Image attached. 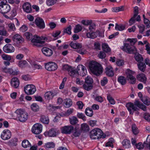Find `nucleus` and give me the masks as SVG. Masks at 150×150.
Instances as JSON below:
<instances>
[{
    "label": "nucleus",
    "instance_id": "59",
    "mask_svg": "<svg viewBox=\"0 0 150 150\" xmlns=\"http://www.w3.org/2000/svg\"><path fill=\"white\" fill-rule=\"evenodd\" d=\"M77 116L79 118L82 119L83 120H86V117L84 114L82 113H78Z\"/></svg>",
    "mask_w": 150,
    "mask_h": 150
},
{
    "label": "nucleus",
    "instance_id": "25",
    "mask_svg": "<svg viewBox=\"0 0 150 150\" xmlns=\"http://www.w3.org/2000/svg\"><path fill=\"white\" fill-rule=\"evenodd\" d=\"M141 20V18L140 15H138L137 16H134L131 18L129 21V23L130 25H131L134 23L136 21H139Z\"/></svg>",
    "mask_w": 150,
    "mask_h": 150
},
{
    "label": "nucleus",
    "instance_id": "8",
    "mask_svg": "<svg viewBox=\"0 0 150 150\" xmlns=\"http://www.w3.org/2000/svg\"><path fill=\"white\" fill-rule=\"evenodd\" d=\"M42 126L40 123H36L33 126L31 131L35 134H40L42 130Z\"/></svg>",
    "mask_w": 150,
    "mask_h": 150
},
{
    "label": "nucleus",
    "instance_id": "64",
    "mask_svg": "<svg viewBox=\"0 0 150 150\" xmlns=\"http://www.w3.org/2000/svg\"><path fill=\"white\" fill-rule=\"evenodd\" d=\"M98 57L100 59H103L106 57V54L105 52H100L99 54L98 55Z\"/></svg>",
    "mask_w": 150,
    "mask_h": 150
},
{
    "label": "nucleus",
    "instance_id": "56",
    "mask_svg": "<svg viewBox=\"0 0 150 150\" xmlns=\"http://www.w3.org/2000/svg\"><path fill=\"white\" fill-rule=\"evenodd\" d=\"M59 106H55L50 104L48 106V109L51 111H55L57 109H59Z\"/></svg>",
    "mask_w": 150,
    "mask_h": 150
},
{
    "label": "nucleus",
    "instance_id": "2",
    "mask_svg": "<svg viewBox=\"0 0 150 150\" xmlns=\"http://www.w3.org/2000/svg\"><path fill=\"white\" fill-rule=\"evenodd\" d=\"M24 35L28 39H31V42L34 43V45L39 47H41V45L38 44H42L45 42L44 40H47V38L46 37L42 36L40 37L36 35L34 36V38L32 39V34L28 32L25 33Z\"/></svg>",
    "mask_w": 150,
    "mask_h": 150
},
{
    "label": "nucleus",
    "instance_id": "30",
    "mask_svg": "<svg viewBox=\"0 0 150 150\" xmlns=\"http://www.w3.org/2000/svg\"><path fill=\"white\" fill-rule=\"evenodd\" d=\"M134 58L138 63L142 62L143 60V58L141 55L138 53H134Z\"/></svg>",
    "mask_w": 150,
    "mask_h": 150
},
{
    "label": "nucleus",
    "instance_id": "7",
    "mask_svg": "<svg viewBox=\"0 0 150 150\" xmlns=\"http://www.w3.org/2000/svg\"><path fill=\"white\" fill-rule=\"evenodd\" d=\"M24 91L27 95H32L34 93L36 89L35 86L32 84L28 85L24 88Z\"/></svg>",
    "mask_w": 150,
    "mask_h": 150
},
{
    "label": "nucleus",
    "instance_id": "55",
    "mask_svg": "<svg viewBox=\"0 0 150 150\" xmlns=\"http://www.w3.org/2000/svg\"><path fill=\"white\" fill-rule=\"evenodd\" d=\"M81 129L82 130L85 132L89 130V126L87 124H83L81 125Z\"/></svg>",
    "mask_w": 150,
    "mask_h": 150
},
{
    "label": "nucleus",
    "instance_id": "13",
    "mask_svg": "<svg viewBox=\"0 0 150 150\" xmlns=\"http://www.w3.org/2000/svg\"><path fill=\"white\" fill-rule=\"evenodd\" d=\"M76 70V72H77L79 74L82 76H85L87 73L85 67L82 65H79L77 66Z\"/></svg>",
    "mask_w": 150,
    "mask_h": 150
},
{
    "label": "nucleus",
    "instance_id": "20",
    "mask_svg": "<svg viewBox=\"0 0 150 150\" xmlns=\"http://www.w3.org/2000/svg\"><path fill=\"white\" fill-rule=\"evenodd\" d=\"M23 10L27 13H30L32 11L31 6L28 2L24 4L23 6Z\"/></svg>",
    "mask_w": 150,
    "mask_h": 150
},
{
    "label": "nucleus",
    "instance_id": "53",
    "mask_svg": "<svg viewBox=\"0 0 150 150\" xmlns=\"http://www.w3.org/2000/svg\"><path fill=\"white\" fill-rule=\"evenodd\" d=\"M57 0H46V3L48 6H52L56 3Z\"/></svg>",
    "mask_w": 150,
    "mask_h": 150
},
{
    "label": "nucleus",
    "instance_id": "39",
    "mask_svg": "<svg viewBox=\"0 0 150 150\" xmlns=\"http://www.w3.org/2000/svg\"><path fill=\"white\" fill-rule=\"evenodd\" d=\"M118 81L122 85H124L126 83L125 77L122 76H119L118 78Z\"/></svg>",
    "mask_w": 150,
    "mask_h": 150
},
{
    "label": "nucleus",
    "instance_id": "48",
    "mask_svg": "<svg viewBox=\"0 0 150 150\" xmlns=\"http://www.w3.org/2000/svg\"><path fill=\"white\" fill-rule=\"evenodd\" d=\"M137 41L136 38H128L126 40V42H129L130 45L132 46L134 45Z\"/></svg>",
    "mask_w": 150,
    "mask_h": 150
},
{
    "label": "nucleus",
    "instance_id": "40",
    "mask_svg": "<svg viewBox=\"0 0 150 150\" xmlns=\"http://www.w3.org/2000/svg\"><path fill=\"white\" fill-rule=\"evenodd\" d=\"M85 113L87 116L90 117H92L93 115L92 110L89 108H86L85 111Z\"/></svg>",
    "mask_w": 150,
    "mask_h": 150
},
{
    "label": "nucleus",
    "instance_id": "46",
    "mask_svg": "<svg viewBox=\"0 0 150 150\" xmlns=\"http://www.w3.org/2000/svg\"><path fill=\"white\" fill-rule=\"evenodd\" d=\"M144 145L146 146L147 148L150 149V135L148 136L146 141L144 142Z\"/></svg>",
    "mask_w": 150,
    "mask_h": 150
},
{
    "label": "nucleus",
    "instance_id": "9",
    "mask_svg": "<svg viewBox=\"0 0 150 150\" xmlns=\"http://www.w3.org/2000/svg\"><path fill=\"white\" fill-rule=\"evenodd\" d=\"M12 39L14 42L13 45L17 46L24 41L23 38L18 34H16L13 36Z\"/></svg>",
    "mask_w": 150,
    "mask_h": 150
},
{
    "label": "nucleus",
    "instance_id": "60",
    "mask_svg": "<svg viewBox=\"0 0 150 150\" xmlns=\"http://www.w3.org/2000/svg\"><path fill=\"white\" fill-rule=\"evenodd\" d=\"M144 118L148 122H150V115L147 113H144L143 115Z\"/></svg>",
    "mask_w": 150,
    "mask_h": 150
},
{
    "label": "nucleus",
    "instance_id": "61",
    "mask_svg": "<svg viewBox=\"0 0 150 150\" xmlns=\"http://www.w3.org/2000/svg\"><path fill=\"white\" fill-rule=\"evenodd\" d=\"M97 121L96 120H91L89 122V125L92 127H94L97 126Z\"/></svg>",
    "mask_w": 150,
    "mask_h": 150
},
{
    "label": "nucleus",
    "instance_id": "1",
    "mask_svg": "<svg viewBox=\"0 0 150 150\" xmlns=\"http://www.w3.org/2000/svg\"><path fill=\"white\" fill-rule=\"evenodd\" d=\"M126 107L129 112L130 114L132 115H133V112L132 111V109L134 111L139 110V108L144 111H146L147 110L146 106L138 100H136L134 104L131 103H127Z\"/></svg>",
    "mask_w": 150,
    "mask_h": 150
},
{
    "label": "nucleus",
    "instance_id": "28",
    "mask_svg": "<svg viewBox=\"0 0 150 150\" xmlns=\"http://www.w3.org/2000/svg\"><path fill=\"white\" fill-rule=\"evenodd\" d=\"M97 134L98 139H99L101 138H105L106 135L103 133L102 131L100 129L97 128Z\"/></svg>",
    "mask_w": 150,
    "mask_h": 150
},
{
    "label": "nucleus",
    "instance_id": "22",
    "mask_svg": "<svg viewBox=\"0 0 150 150\" xmlns=\"http://www.w3.org/2000/svg\"><path fill=\"white\" fill-rule=\"evenodd\" d=\"M105 70L106 74L107 76L110 77H112L114 76V73L113 69L111 66H108L106 68Z\"/></svg>",
    "mask_w": 150,
    "mask_h": 150
},
{
    "label": "nucleus",
    "instance_id": "6",
    "mask_svg": "<svg viewBox=\"0 0 150 150\" xmlns=\"http://www.w3.org/2000/svg\"><path fill=\"white\" fill-rule=\"evenodd\" d=\"M93 82V79L90 77L87 76L85 79V83L83 85V87L87 91H89L93 88L92 83Z\"/></svg>",
    "mask_w": 150,
    "mask_h": 150
},
{
    "label": "nucleus",
    "instance_id": "19",
    "mask_svg": "<svg viewBox=\"0 0 150 150\" xmlns=\"http://www.w3.org/2000/svg\"><path fill=\"white\" fill-rule=\"evenodd\" d=\"M137 78L138 80L143 82L145 84H146L147 78L144 74L143 73L137 75Z\"/></svg>",
    "mask_w": 150,
    "mask_h": 150
},
{
    "label": "nucleus",
    "instance_id": "33",
    "mask_svg": "<svg viewBox=\"0 0 150 150\" xmlns=\"http://www.w3.org/2000/svg\"><path fill=\"white\" fill-rule=\"evenodd\" d=\"M64 106L65 108H69L72 105V102L70 99H66L64 100Z\"/></svg>",
    "mask_w": 150,
    "mask_h": 150
},
{
    "label": "nucleus",
    "instance_id": "12",
    "mask_svg": "<svg viewBox=\"0 0 150 150\" xmlns=\"http://www.w3.org/2000/svg\"><path fill=\"white\" fill-rule=\"evenodd\" d=\"M11 136V133L10 131L6 129L4 130L1 134V137L4 140H7L9 139Z\"/></svg>",
    "mask_w": 150,
    "mask_h": 150
},
{
    "label": "nucleus",
    "instance_id": "23",
    "mask_svg": "<svg viewBox=\"0 0 150 150\" xmlns=\"http://www.w3.org/2000/svg\"><path fill=\"white\" fill-rule=\"evenodd\" d=\"M59 133L58 130L55 128H52L48 132V135L50 137L56 136Z\"/></svg>",
    "mask_w": 150,
    "mask_h": 150
},
{
    "label": "nucleus",
    "instance_id": "32",
    "mask_svg": "<svg viewBox=\"0 0 150 150\" xmlns=\"http://www.w3.org/2000/svg\"><path fill=\"white\" fill-rule=\"evenodd\" d=\"M142 101L147 105H150V98L148 97L144 96L141 99Z\"/></svg>",
    "mask_w": 150,
    "mask_h": 150
},
{
    "label": "nucleus",
    "instance_id": "24",
    "mask_svg": "<svg viewBox=\"0 0 150 150\" xmlns=\"http://www.w3.org/2000/svg\"><path fill=\"white\" fill-rule=\"evenodd\" d=\"M19 81L17 78L14 77L11 79V85L14 88H17L19 86Z\"/></svg>",
    "mask_w": 150,
    "mask_h": 150
},
{
    "label": "nucleus",
    "instance_id": "51",
    "mask_svg": "<svg viewBox=\"0 0 150 150\" xmlns=\"http://www.w3.org/2000/svg\"><path fill=\"white\" fill-rule=\"evenodd\" d=\"M71 25H69L66 28L64 29V34L65 33H66L69 35H71Z\"/></svg>",
    "mask_w": 150,
    "mask_h": 150
},
{
    "label": "nucleus",
    "instance_id": "11",
    "mask_svg": "<svg viewBox=\"0 0 150 150\" xmlns=\"http://www.w3.org/2000/svg\"><path fill=\"white\" fill-rule=\"evenodd\" d=\"M63 69L64 71H67L69 74L71 76H74L76 73V71L73 69L71 67L67 64L64 65L63 67Z\"/></svg>",
    "mask_w": 150,
    "mask_h": 150
},
{
    "label": "nucleus",
    "instance_id": "15",
    "mask_svg": "<svg viewBox=\"0 0 150 150\" xmlns=\"http://www.w3.org/2000/svg\"><path fill=\"white\" fill-rule=\"evenodd\" d=\"M37 26L40 29H43L45 25L44 22L42 18L40 17L37 18L35 21Z\"/></svg>",
    "mask_w": 150,
    "mask_h": 150
},
{
    "label": "nucleus",
    "instance_id": "10",
    "mask_svg": "<svg viewBox=\"0 0 150 150\" xmlns=\"http://www.w3.org/2000/svg\"><path fill=\"white\" fill-rule=\"evenodd\" d=\"M45 69L49 71H54L57 69V66L54 62H49L45 64Z\"/></svg>",
    "mask_w": 150,
    "mask_h": 150
},
{
    "label": "nucleus",
    "instance_id": "3",
    "mask_svg": "<svg viewBox=\"0 0 150 150\" xmlns=\"http://www.w3.org/2000/svg\"><path fill=\"white\" fill-rule=\"evenodd\" d=\"M89 68L94 74L98 76L103 72V68L98 63L96 62L92 61L89 65Z\"/></svg>",
    "mask_w": 150,
    "mask_h": 150
},
{
    "label": "nucleus",
    "instance_id": "27",
    "mask_svg": "<svg viewBox=\"0 0 150 150\" xmlns=\"http://www.w3.org/2000/svg\"><path fill=\"white\" fill-rule=\"evenodd\" d=\"M97 128L94 129L91 131L90 134V136L91 139H98L97 136Z\"/></svg>",
    "mask_w": 150,
    "mask_h": 150
},
{
    "label": "nucleus",
    "instance_id": "4",
    "mask_svg": "<svg viewBox=\"0 0 150 150\" xmlns=\"http://www.w3.org/2000/svg\"><path fill=\"white\" fill-rule=\"evenodd\" d=\"M18 120L21 122H24L28 119V113L23 110L21 109H17L15 112Z\"/></svg>",
    "mask_w": 150,
    "mask_h": 150
},
{
    "label": "nucleus",
    "instance_id": "26",
    "mask_svg": "<svg viewBox=\"0 0 150 150\" xmlns=\"http://www.w3.org/2000/svg\"><path fill=\"white\" fill-rule=\"evenodd\" d=\"M3 71L6 73H8L10 74L16 75L18 74V71L16 70H13L11 68H5L3 69Z\"/></svg>",
    "mask_w": 150,
    "mask_h": 150
},
{
    "label": "nucleus",
    "instance_id": "16",
    "mask_svg": "<svg viewBox=\"0 0 150 150\" xmlns=\"http://www.w3.org/2000/svg\"><path fill=\"white\" fill-rule=\"evenodd\" d=\"M3 50L5 52L9 53L13 52L15 51V48L11 44H8L4 46Z\"/></svg>",
    "mask_w": 150,
    "mask_h": 150
},
{
    "label": "nucleus",
    "instance_id": "52",
    "mask_svg": "<svg viewBox=\"0 0 150 150\" xmlns=\"http://www.w3.org/2000/svg\"><path fill=\"white\" fill-rule=\"evenodd\" d=\"M82 27L79 24L76 25L74 30V32L75 33H77L81 30Z\"/></svg>",
    "mask_w": 150,
    "mask_h": 150
},
{
    "label": "nucleus",
    "instance_id": "21",
    "mask_svg": "<svg viewBox=\"0 0 150 150\" xmlns=\"http://www.w3.org/2000/svg\"><path fill=\"white\" fill-rule=\"evenodd\" d=\"M10 6L8 5H5L2 7H0V12L4 14L8 13L10 10Z\"/></svg>",
    "mask_w": 150,
    "mask_h": 150
},
{
    "label": "nucleus",
    "instance_id": "14",
    "mask_svg": "<svg viewBox=\"0 0 150 150\" xmlns=\"http://www.w3.org/2000/svg\"><path fill=\"white\" fill-rule=\"evenodd\" d=\"M74 129V127L72 125L65 126L61 129V132L62 133L69 134L72 132Z\"/></svg>",
    "mask_w": 150,
    "mask_h": 150
},
{
    "label": "nucleus",
    "instance_id": "18",
    "mask_svg": "<svg viewBox=\"0 0 150 150\" xmlns=\"http://www.w3.org/2000/svg\"><path fill=\"white\" fill-rule=\"evenodd\" d=\"M41 50L43 54L47 57L51 56L53 53V51L51 49L47 47L42 48Z\"/></svg>",
    "mask_w": 150,
    "mask_h": 150
},
{
    "label": "nucleus",
    "instance_id": "17",
    "mask_svg": "<svg viewBox=\"0 0 150 150\" xmlns=\"http://www.w3.org/2000/svg\"><path fill=\"white\" fill-rule=\"evenodd\" d=\"M57 93L54 92L49 91L46 92L44 95L45 99L49 101L52 99L53 97L57 95Z\"/></svg>",
    "mask_w": 150,
    "mask_h": 150
},
{
    "label": "nucleus",
    "instance_id": "29",
    "mask_svg": "<svg viewBox=\"0 0 150 150\" xmlns=\"http://www.w3.org/2000/svg\"><path fill=\"white\" fill-rule=\"evenodd\" d=\"M122 144L125 149H129L131 146L130 141L127 139H124L122 142Z\"/></svg>",
    "mask_w": 150,
    "mask_h": 150
},
{
    "label": "nucleus",
    "instance_id": "42",
    "mask_svg": "<svg viewBox=\"0 0 150 150\" xmlns=\"http://www.w3.org/2000/svg\"><path fill=\"white\" fill-rule=\"evenodd\" d=\"M102 48L103 50L106 52H110L111 51L108 45L106 43L102 44Z\"/></svg>",
    "mask_w": 150,
    "mask_h": 150
},
{
    "label": "nucleus",
    "instance_id": "50",
    "mask_svg": "<svg viewBox=\"0 0 150 150\" xmlns=\"http://www.w3.org/2000/svg\"><path fill=\"white\" fill-rule=\"evenodd\" d=\"M1 57L4 60L10 61L11 59V56L5 54L1 55Z\"/></svg>",
    "mask_w": 150,
    "mask_h": 150
},
{
    "label": "nucleus",
    "instance_id": "49",
    "mask_svg": "<svg viewBox=\"0 0 150 150\" xmlns=\"http://www.w3.org/2000/svg\"><path fill=\"white\" fill-rule=\"evenodd\" d=\"M45 147L47 148H53L55 147V144L52 142H48L45 144Z\"/></svg>",
    "mask_w": 150,
    "mask_h": 150
},
{
    "label": "nucleus",
    "instance_id": "37",
    "mask_svg": "<svg viewBox=\"0 0 150 150\" xmlns=\"http://www.w3.org/2000/svg\"><path fill=\"white\" fill-rule=\"evenodd\" d=\"M41 121L43 123L48 124L49 122V119L47 116L42 115L40 119Z\"/></svg>",
    "mask_w": 150,
    "mask_h": 150
},
{
    "label": "nucleus",
    "instance_id": "62",
    "mask_svg": "<svg viewBox=\"0 0 150 150\" xmlns=\"http://www.w3.org/2000/svg\"><path fill=\"white\" fill-rule=\"evenodd\" d=\"M96 25L94 23H91L89 27V30L90 32H93L95 30Z\"/></svg>",
    "mask_w": 150,
    "mask_h": 150
},
{
    "label": "nucleus",
    "instance_id": "47",
    "mask_svg": "<svg viewBox=\"0 0 150 150\" xmlns=\"http://www.w3.org/2000/svg\"><path fill=\"white\" fill-rule=\"evenodd\" d=\"M32 110L35 112H36L39 110V107L36 103H33L31 106Z\"/></svg>",
    "mask_w": 150,
    "mask_h": 150
},
{
    "label": "nucleus",
    "instance_id": "35",
    "mask_svg": "<svg viewBox=\"0 0 150 150\" xmlns=\"http://www.w3.org/2000/svg\"><path fill=\"white\" fill-rule=\"evenodd\" d=\"M69 120L70 123L73 125H76L78 122V120L77 118L74 116L71 117L69 118Z\"/></svg>",
    "mask_w": 150,
    "mask_h": 150
},
{
    "label": "nucleus",
    "instance_id": "63",
    "mask_svg": "<svg viewBox=\"0 0 150 150\" xmlns=\"http://www.w3.org/2000/svg\"><path fill=\"white\" fill-rule=\"evenodd\" d=\"M8 26L10 31H14L15 30L16 28L13 23H10L8 24Z\"/></svg>",
    "mask_w": 150,
    "mask_h": 150
},
{
    "label": "nucleus",
    "instance_id": "45",
    "mask_svg": "<svg viewBox=\"0 0 150 150\" xmlns=\"http://www.w3.org/2000/svg\"><path fill=\"white\" fill-rule=\"evenodd\" d=\"M132 128L133 134L135 135H137L139 133V131L136 125L133 124L132 125Z\"/></svg>",
    "mask_w": 150,
    "mask_h": 150
},
{
    "label": "nucleus",
    "instance_id": "34",
    "mask_svg": "<svg viewBox=\"0 0 150 150\" xmlns=\"http://www.w3.org/2000/svg\"><path fill=\"white\" fill-rule=\"evenodd\" d=\"M21 145L22 147L25 148H29L31 146L30 143L27 140H23Z\"/></svg>",
    "mask_w": 150,
    "mask_h": 150
},
{
    "label": "nucleus",
    "instance_id": "57",
    "mask_svg": "<svg viewBox=\"0 0 150 150\" xmlns=\"http://www.w3.org/2000/svg\"><path fill=\"white\" fill-rule=\"evenodd\" d=\"M107 99L109 101L110 103L112 105H114L115 103L114 100L112 98L110 95H108L107 96Z\"/></svg>",
    "mask_w": 150,
    "mask_h": 150
},
{
    "label": "nucleus",
    "instance_id": "43",
    "mask_svg": "<svg viewBox=\"0 0 150 150\" xmlns=\"http://www.w3.org/2000/svg\"><path fill=\"white\" fill-rule=\"evenodd\" d=\"M96 33L92 32V33L88 32L86 33V36L87 38L93 39L97 37Z\"/></svg>",
    "mask_w": 150,
    "mask_h": 150
},
{
    "label": "nucleus",
    "instance_id": "44",
    "mask_svg": "<svg viewBox=\"0 0 150 150\" xmlns=\"http://www.w3.org/2000/svg\"><path fill=\"white\" fill-rule=\"evenodd\" d=\"M125 73L126 75L127 79L133 76V75L134 74V72L133 71L129 69H127L126 70Z\"/></svg>",
    "mask_w": 150,
    "mask_h": 150
},
{
    "label": "nucleus",
    "instance_id": "54",
    "mask_svg": "<svg viewBox=\"0 0 150 150\" xmlns=\"http://www.w3.org/2000/svg\"><path fill=\"white\" fill-rule=\"evenodd\" d=\"M129 81V82L131 84H134L136 82V79L133 76L127 79Z\"/></svg>",
    "mask_w": 150,
    "mask_h": 150
},
{
    "label": "nucleus",
    "instance_id": "58",
    "mask_svg": "<svg viewBox=\"0 0 150 150\" xmlns=\"http://www.w3.org/2000/svg\"><path fill=\"white\" fill-rule=\"evenodd\" d=\"M94 99L100 103H101L103 101V98L100 96H96L94 97Z\"/></svg>",
    "mask_w": 150,
    "mask_h": 150
},
{
    "label": "nucleus",
    "instance_id": "5",
    "mask_svg": "<svg viewBox=\"0 0 150 150\" xmlns=\"http://www.w3.org/2000/svg\"><path fill=\"white\" fill-rule=\"evenodd\" d=\"M122 49L129 54L134 53H136L137 51L136 48L134 46H132L127 43H124V46L122 47Z\"/></svg>",
    "mask_w": 150,
    "mask_h": 150
},
{
    "label": "nucleus",
    "instance_id": "38",
    "mask_svg": "<svg viewBox=\"0 0 150 150\" xmlns=\"http://www.w3.org/2000/svg\"><path fill=\"white\" fill-rule=\"evenodd\" d=\"M71 47L74 49H79L81 48L82 47L81 44L79 43H75L71 42L70 44Z\"/></svg>",
    "mask_w": 150,
    "mask_h": 150
},
{
    "label": "nucleus",
    "instance_id": "31",
    "mask_svg": "<svg viewBox=\"0 0 150 150\" xmlns=\"http://www.w3.org/2000/svg\"><path fill=\"white\" fill-rule=\"evenodd\" d=\"M137 66L139 70L142 72H144L146 67V65L144 63L142 62L138 63Z\"/></svg>",
    "mask_w": 150,
    "mask_h": 150
},
{
    "label": "nucleus",
    "instance_id": "41",
    "mask_svg": "<svg viewBox=\"0 0 150 150\" xmlns=\"http://www.w3.org/2000/svg\"><path fill=\"white\" fill-rule=\"evenodd\" d=\"M0 35L4 36H7L8 35L4 28L2 26H0Z\"/></svg>",
    "mask_w": 150,
    "mask_h": 150
},
{
    "label": "nucleus",
    "instance_id": "36",
    "mask_svg": "<svg viewBox=\"0 0 150 150\" xmlns=\"http://www.w3.org/2000/svg\"><path fill=\"white\" fill-rule=\"evenodd\" d=\"M125 25L122 24H118L117 23L115 24V29L119 31H121L124 30L125 28Z\"/></svg>",
    "mask_w": 150,
    "mask_h": 150
}]
</instances>
